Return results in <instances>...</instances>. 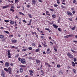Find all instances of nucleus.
<instances>
[{
	"mask_svg": "<svg viewBox=\"0 0 77 77\" xmlns=\"http://www.w3.org/2000/svg\"><path fill=\"white\" fill-rule=\"evenodd\" d=\"M20 62L22 63H26V60L24 59H22L20 60Z\"/></svg>",
	"mask_w": 77,
	"mask_h": 77,
	"instance_id": "1",
	"label": "nucleus"
},
{
	"mask_svg": "<svg viewBox=\"0 0 77 77\" xmlns=\"http://www.w3.org/2000/svg\"><path fill=\"white\" fill-rule=\"evenodd\" d=\"M1 75H2L3 77H6V75L5 74V72L3 70L2 71Z\"/></svg>",
	"mask_w": 77,
	"mask_h": 77,
	"instance_id": "2",
	"label": "nucleus"
},
{
	"mask_svg": "<svg viewBox=\"0 0 77 77\" xmlns=\"http://www.w3.org/2000/svg\"><path fill=\"white\" fill-rule=\"evenodd\" d=\"M67 56L69 57H70V58H73V56L71 55L69 53L67 54Z\"/></svg>",
	"mask_w": 77,
	"mask_h": 77,
	"instance_id": "3",
	"label": "nucleus"
},
{
	"mask_svg": "<svg viewBox=\"0 0 77 77\" xmlns=\"http://www.w3.org/2000/svg\"><path fill=\"white\" fill-rule=\"evenodd\" d=\"M67 14L69 16H72V13L69 11H67Z\"/></svg>",
	"mask_w": 77,
	"mask_h": 77,
	"instance_id": "4",
	"label": "nucleus"
},
{
	"mask_svg": "<svg viewBox=\"0 0 77 77\" xmlns=\"http://www.w3.org/2000/svg\"><path fill=\"white\" fill-rule=\"evenodd\" d=\"M8 70L9 74H11V71H12V69L11 68L9 67Z\"/></svg>",
	"mask_w": 77,
	"mask_h": 77,
	"instance_id": "5",
	"label": "nucleus"
},
{
	"mask_svg": "<svg viewBox=\"0 0 77 77\" xmlns=\"http://www.w3.org/2000/svg\"><path fill=\"white\" fill-rule=\"evenodd\" d=\"M5 66L7 67L9 66V63L6 62L5 63Z\"/></svg>",
	"mask_w": 77,
	"mask_h": 77,
	"instance_id": "6",
	"label": "nucleus"
},
{
	"mask_svg": "<svg viewBox=\"0 0 77 77\" xmlns=\"http://www.w3.org/2000/svg\"><path fill=\"white\" fill-rule=\"evenodd\" d=\"M53 26L55 28V29H57V27H58V26H57L56 25H55L54 24H53Z\"/></svg>",
	"mask_w": 77,
	"mask_h": 77,
	"instance_id": "7",
	"label": "nucleus"
},
{
	"mask_svg": "<svg viewBox=\"0 0 77 77\" xmlns=\"http://www.w3.org/2000/svg\"><path fill=\"white\" fill-rule=\"evenodd\" d=\"M10 23L11 24H14V22L11 20H10Z\"/></svg>",
	"mask_w": 77,
	"mask_h": 77,
	"instance_id": "8",
	"label": "nucleus"
},
{
	"mask_svg": "<svg viewBox=\"0 0 77 77\" xmlns=\"http://www.w3.org/2000/svg\"><path fill=\"white\" fill-rule=\"evenodd\" d=\"M9 6V5H6L5 6H4L3 7V9H5V8H8Z\"/></svg>",
	"mask_w": 77,
	"mask_h": 77,
	"instance_id": "9",
	"label": "nucleus"
},
{
	"mask_svg": "<svg viewBox=\"0 0 77 77\" xmlns=\"http://www.w3.org/2000/svg\"><path fill=\"white\" fill-rule=\"evenodd\" d=\"M4 38V36L3 35H0V38L1 39H3Z\"/></svg>",
	"mask_w": 77,
	"mask_h": 77,
	"instance_id": "10",
	"label": "nucleus"
},
{
	"mask_svg": "<svg viewBox=\"0 0 77 77\" xmlns=\"http://www.w3.org/2000/svg\"><path fill=\"white\" fill-rule=\"evenodd\" d=\"M17 42V40H12V43H15Z\"/></svg>",
	"mask_w": 77,
	"mask_h": 77,
	"instance_id": "11",
	"label": "nucleus"
},
{
	"mask_svg": "<svg viewBox=\"0 0 77 77\" xmlns=\"http://www.w3.org/2000/svg\"><path fill=\"white\" fill-rule=\"evenodd\" d=\"M72 65L73 66H75V63L74 62H72Z\"/></svg>",
	"mask_w": 77,
	"mask_h": 77,
	"instance_id": "12",
	"label": "nucleus"
},
{
	"mask_svg": "<svg viewBox=\"0 0 77 77\" xmlns=\"http://www.w3.org/2000/svg\"><path fill=\"white\" fill-rule=\"evenodd\" d=\"M52 17H53V18H55L56 17V16L55 14H53L52 15Z\"/></svg>",
	"mask_w": 77,
	"mask_h": 77,
	"instance_id": "13",
	"label": "nucleus"
},
{
	"mask_svg": "<svg viewBox=\"0 0 77 77\" xmlns=\"http://www.w3.org/2000/svg\"><path fill=\"white\" fill-rule=\"evenodd\" d=\"M20 72H22L23 71V68H20Z\"/></svg>",
	"mask_w": 77,
	"mask_h": 77,
	"instance_id": "14",
	"label": "nucleus"
},
{
	"mask_svg": "<svg viewBox=\"0 0 77 77\" xmlns=\"http://www.w3.org/2000/svg\"><path fill=\"white\" fill-rule=\"evenodd\" d=\"M73 72L74 73H75V74H76V70H75V69H73Z\"/></svg>",
	"mask_w": 77,
	"mask_h": 77,
	"instance_id": "15",
	"label": "nucleus"
},
{
	"mask_svg": "<svg viewBox=\"0 0 77 77\" xmlns=\"http://www.w3.org/2000/svg\"><path fill=\"white\" fill-rule=\"evenodd\" d=\"M29 72H30L31 73H33V71L31 70H29Z\"/></svg>",
	"mask_w": 77,
	"mask_h": 77,
	"instance_id": "16",
	"label": "nucleus"
},
{
	"mask_svg": "<svg viewBox=\"0 0 77 77\" xmlns=\"http://www.w3.org/2000/svg\"><path fill=\"white\" fill-rule=\"evenodd\" d=\"M45 30H46L48 31V32H51V30H50V29H48V28H45Z\"/></svg>",
	"mask_w": 77,
	"mask_h": 77,
	"instance_id": "17",
	"label": "nucleus"
},
{
	"mask_svg": "<svg viewBox=\"0 0 77 77\" xmlns=\"http://www.w3.org/2000/svg\"><path fill=\"white\" fill-rule=\"evenodd\" d=\"M32 2L33 4H35L36 3V1L35 0L32 1Z\"/></svg>",
	"mask_w": 77,
	"mask_h": 77,
	"instance_id": "18",
	"label": "nucleus"
},
{
	"mask_svg": "<svg viewBox=\"0 0 77 77\" xmlns=\"http://www.w3.org/2000/svg\"><path fill=\"white\" fill-rule=\"evenodd\" d=\"M36 62L37 63H39L40 62V61L39 60H36Z\"/></svg>",
	"mask_w": 77,
	"mask_h": 77,
	"instance_id": "19",
	"label": "nucleus"
},
{
	"mask_svg": "<svg viewBox=\"0 0 77 77\" xmlns=\"http://www.w3.org/2000/svg\"><path fill=\"white\" fill-rule=\"evenodd\" d=\"M47 53L48 54H49V53H50V52H48V51H50V49H47Z\"/></svg>",
	"mask_w": 77,
	"mask_h": 77,
	"instance_id": "20",
	"label": "nucleus"
},
{
	"mask_svg": "<svg viewBox=\"0 0 77 77\" xmlns=\"http://www.w3.org/2000/svg\"><path fill=\"white\" fill-rule=\"evenodd\" d=\"M4 32H5V33H7V34H9V32L8 31H4Z\"/></svg>",
	"mask_w": 77,
	"mask_h": 77,
	"instance_id": "21",
	"label": "nucleus"
},
{
	"mask_svg": "<svg viewBox=\"0 0 77 77\" xmlns=\"http://www.w3.org/2000/svg\"><path fill=\"white\" fill-rule=\"evenodd\" d=\"M4 69L5 71H8V69L6 68H4Z\"/></svg>",
	"mask_w": 77,
	"mask_h": 77,
	"instance_id": "22",
	"label": "nucleus"
},
{
	"mask_svg": "<svg viewBox=\"0 0 77 77\" xmlns=\"http://www.w3.org/2000/svg\"><path fill=\"white\" fill-rule=\"evenodd\" d=\"M71 51H72V52H73V53H76V52L73 50L72 49H71Z\"/></svg>",
	"mask_w": 77,
	"mask_h": 77,
	"instance_id": "23",
	"label": "nucleus"
},
{
	"mask_svg": "<svg viewBox=\"0 0 77 77\" xmlns=\"http://www.w3.org/2000/svg\"><path fill=\"white\" fill-rule=\"evenodd\" d=\"M71 51H72V52H73V53H76V52L73 50L72 49H71Z\"/></svg>",
	"mask_w": 77,
	"mask_h": 77,
	"instance_id": "24",
	"label": "nucleus"
},
{
	"mask_svg": "<svg viewBox=\"0 0 77 77\" xmlns=\"http://www.w3.org/2000/svg\"><path fill=\"white\" fill-rule=\"evenodd\" d=\"M32 45L34 47H35V46H36V45H35V44L34 43H32Z\"/></svg>",
	"mask_w": 77,
	"mask_h": 77,
	"instance_id": "25",
	"label": "nucleus"
},
{
	"mask_svg": "<svg viewBox=\"0 0 77 77\" xmlns=\"http://www.w3.org/2000/svg\"><path fill=\"white\" fill-rule=\"evenodd\" d=\"M39 51V48H38V49H37L35 50L36 52H38Z\"/></svg>",
	"mask_w": 77,
	"mask_h": 77,
	"instance_id": "26",
	"label": "nucleus"
},
{
	"mask_svg": "<svg viewBox=\"0 0 77 77\" xmlns=\"http://www.w3.org/2000/svg\"><path fill=\"white\" fill-rule=\"evenodd\" d=\"M10 11H12V12H14L15 11L14 10L12 9V8H11L10 9Z\"/></svg>",
	"mask_w": 77,
	"mask_h": 77,
	"instance_id": "27",
	"label": "nucleus"
},
{
	"mask_svg": "<svg viewBox=\"0 0 77 77\" xmlns=\"http://www.w3.org/2000/svg\"><path fill=\"white\" fill-rule=\"evenodd\" d=\"M74 62H75V61H77V59L74 58Z\"/></svg>",
	"mask_w": 77,
	"mask_h": 77,
	"instance_id": "28",
	"label": "nucleus"
},
{
	"mask_svg": "<svg viewBox=\"0 0 77 77\" xmlns=\"http://www.w3.org/2000/svg\"><path fill=\"white\" fill-rule=\"evenodd\" d=\"M28 15L30 18H32V15L31 14H28Z\"/></svg>",
	"mask_w": 77,
	"mask_h": 77,
	"instance_id": "29",
	"label": "nucleus"
},
{
	"mask_svg": "<svg viewBox=\"0 0 77 77\" xmlns=\"http://www.w3.org/2000/svg\"><path fill=\"white\" fill-rule=\"evenodd\" d=\"M15 3H18V2H19L18 0H15Z\"/></svg>",
	"mask_w": 77,
	"mask_h": 77,
	"instance_id": "30",
	"label": "nucleus"
},
{
	"mask_svg": "<svg viewBox=\"0 0 77 77\" xmlns=\"http://www.w3.org/2000/svg\"><path fill=\"white\" fill-rule=\"evenodd\" d=\"M19 13L20 15H24V14L23 13H22L21 12H19Z\"/></svg>",
	"mask_w": 77,
	"mask_h": 77,
	"instance_id": "31",
	"label": "nucleus"
},
{
	"mask_svg": "<svg viewBox=\"0 0 77 77\" xmlns=\"http://www.w3.org/2000/svg\"><path fill=\"white\" fill-rule=\"evenodd\" d=\"M57 66L58 68H60V65L58 64L57 65Z\"/></svg>",
	"mask_w": 77,
	"mask_h": 77,
	"instance_id": "32",
	"label": "nucleus"
},
{
	"mask_svg": "<svg viewBox=\"0 0 77 77\" xmlns=\"http://www.w3.org/2000/svg\"><path fill=\"white\" fill-rule=\"evenodd\" d=\"M5 23H8V22H9V21L8 20H5Z\"/></svg>",
	"mask_w": 77,
	"mask_h": 77,
	"instance_id": "33",
	"label": "nucleus"
},
{
	"mask_svg": "<svg viewBox=\"0 0 77 77\" xmlns=\"http://www.w3.org/2000/svg\"><path fill=\"white\" fill-rule=\"evenodd\" d=\"M54 50L55 51H57V49H56V48H55V47H54Z\"/></svg>",
	"mask_w": 77,
	"mask_h": 77,
	"instance_id": "34",
	"label": "nucleus"
},
{
	"mask_svg": "<svg viewBox=\"0 0 77 77\" xmlns=\"http://www.w3.org/2000/svg\"><path fill=\"white\" fill-rule=\"evenodd\" d=\"M28 49H29V50H32V47H29L28 48Z\"/></svg>",
	"mask_w": 77,
	"mask_h": 77,
	"instance_id": "35",
	"label": "nucleus"
},
{
	"mask_svg": "<svg viewBox=\"0 0 77 77\" xmlns=\"http://www.w3.org/2000/svg\"><path fill=\"white\" fill-rule=\"evenodd\" d=\"M58 30H59V31L60 32V31H61V30H60V28H58L57 29Z\"/></svg>",
	"mask_w": 77,
	"mask_h": 77,
	"instance_id": "36",
	"label": "nucleus"
},
{
	"mask_svg": "<svg viewBox=\"0 0 77 77\" xmlns=\"http://www.w3.org/2000/svg\"><path fill=\"white\" fill-rule=\"evenodd\" d=\"M41 38L42 39H44L45 38V37L44 36H41Z\"/></svg>",
	"mask_w": 77,
	"mask_h": 77,
	"instance_id": "37",
	"label": "nucleus"
},
{
	"mask_svg": "<svg viewBox=\"0 0 77 77\" xmlns=\"http://www.w3.org/2000/svg\"><path fill=\"white\" fill-rule=\"evenodd\" d=\"M20 66H21V67H26V66H23V65H21Z\"/></svg>",
	"mask_w": 77,
	"mask_h": 77,
	"instance_id": "38",
	"label": "nucleus"
},
{
	"mask_svg": "<svg viewBox=\"0 0 77 77\" xmlns=\"http://www.w3.org/2000/svg\"><path fill=\"white\" fill-rule=\"evenodd\" d=\"M29 59L30 60H32V57H29Z\"/></svg>",
	"mask_w": 77,
	"mask_h": 77,
	"instance_id": "39",
	"label": "nucleus"
},
{
	"mask_svg": "<svg viewBox=\"0 0 77 77\" xmlns=\"http://www.w3.org/2000/svg\"><path fill=\"white\" fill-rule=\"evenodd\" d=\"M75 27H73L72 28V30H75Z\"/></svg>",
	"mask_w": 77,
	"mask_h": 77,
	"instance_id": "40",
	"label": "nucleus"
},
{
	"mask_svg": "<svg viewBox=\"0 0 77 77\" xmlns=\"http://www.w3.org/2000/svg\"><path fill=\"white\" fill-rule=\"evenodd\" d=\"M54 6H55V7H57V6H58V5H54Z\"/></svg>",
	"mask_w": 77,
	"mask_h": 77,
	"instance_id": "41",
	"label": "nucleus"
},
{
	"mask_svg": "<svg viewBox=\"0 0 77 77\" xmlns=\"http://www.w3.org/2000/svg\"><path fill=\"white\" fill-rule=\"evenodd\" d=\"M61 7H62V8H65V7H64L63 6L61 5Z\"/></svg>",
	"mask_w": 77,
	"mask_h": 77,
	"instance_id": "42",
	"label": "nucleus"
},
{
	"mask_svg": "<svg viewBox=\"0 0 77 77\" xmlns=\"http://www.w3.org/2000/svg\"><path fill=\"white\" fill-rule=\"evenodd\" d=\"M8 56H10L11 55V53L10 52H8Z\"/></svg>",
	"mask_w": 77,
	"mask_h": 77,
	"instance_id": "43",
	"label": "nucleus"
},
{
	"mask_svg": "<svg viewBox=\"0 0 77 77\" xmlns=\"http://www.w3.org/2000/svg\"><path fill=\"white\" fill-rule=\"evenodd\" d=\"M23 22H24L25 23H27V22H26V20H23Z\"/></svg>",
	"mask_w": 77,
	"mask_h": 77,
	"instance_id": "44",
	"label": "nucleus"
},
{
	"mask_svg": "<svg viewBox=\"0 0 77 77\" xmlns=\"http://www.w3.org/2000/svg\"><path fill=\"white\" fill-rule=\"evenodd\" d=\"M59 72L60 73H61V74H62V75L63 74V72H62L60 71Z\"/></svg>",
	"mask_w": 77,
	"mask_h": 77,
	"instance_id": "45",
	"label": "nucleus"
},
{
	"mask_svg": "<svg viewBox=\"0 0 77 77\" xmlns=\"http://www.w3.org/2000/svg\"><path fill=\"white\" fill-rule=\"evenodd\" d=\"M69 20H70L71 21H72V19L69 18Z\"/></svg>",
	"mask_w": 77,
	"mask_h": 77,
	"instance_id": "46",
	"label": "nucleus"
},
{
	"mask_svg": "<svg viewBox=\"0 0 77 77\" xmlns=\"http://www.w3.org/2000/svg\"><path fill=\"white\" fill-rule=\"evenodd\" d=\"M11 8H12V9H14L15 8L14 7L12 6H11Z\"/></svg>",
	"mask_w": 77,
	"mask_h": 77,
	"instance_id": "47",
	"label": "nucleus"
},
{
	"mask_svg": "<svg viewBox=\"0 0 77 77\" xmlns=\"http://www.w3.org/2000/svg\"><path fill=\"white\" fill-rule=\"evenodd\" d=\"M11 48H15V46H11Z\"/></svg>",
	"mask_w": 77,
	"mask_h": 77,
	"instance_id": "48",
	"label": "nucleus"
},
{
	"mask_svg": "<svg viewBox=\"0 0 77 77\" xmlns=\"http://www.w3.org/2000/svg\"><path fill=\"white\" fill-rule=\"evenodd\" d=\"M45 64L47 65H48H48H49V64L48 63H46Z\"/></svg>",
	"mask_w": 77,
	"mask_h": 77,
	"instance_id": "49",
	"label": "nucleus"
},
{
	"mask_svg": "<svg viewBox=\"0 0 77 77\" xmlns=\"http://www.w3.org/2000/svg\"><path fill=\"white\" fill-rule=\"evenodd\" d=\"M73 35H70V37H72V36H73Z\"/></svg>",
	"mask_w": 77,
	"mask_h": 77,
	"instance_id": "50",
	"label": "nucleus"
},
{
	"mask_svg": "<svg viewBox=\"0 0 77 77\" xmlns=\"http://www.w3.org/2000/svg\"><path fill=\"white\" fill-rule=\"evenodd\" d=\"M18 56H19V55L17 54L16 56H15V57H18Z\"/></svg>",
	"mask_w": 77,
	"mask_h": 77,
	"instance_id": "51",
	"label": "nucleus"
},
{
	"mask_svg": "<svg viewBox=\"0 0 77 77\" xmlns=\"http://www.w3.org/2000/svg\"><path fill=\"white\" fill-rule=\"evenodd\" d=\"M18 60L19 61H20V60H21V58H20V57H19L18 58Z\"/></svg>",
	"mask_w": 77,
	"mask_h": 77,
	"instance_id": "52",
	"label": "nucleus"
},
{
	"mask_svg": "<svg viewBox=\"0 0 77 77\" xmlns=\"http://www.w3.org/2000/svg\"><path fill=\"white\" fill-rule=\"evenodd\" d=\"M75 2H76V1H75V0L73 1V3H75Z\"/></svg>",
	"mask_w": 77,
	"mask_h": 77,
	"instance_id": "53",
	"label": "nucleus"
},
{
	"mask_svg": "<svg viewBox=\"0 0 77 77\" xmlns=\"http://www.w3.org/2000/svg\"><path fill=\"white\" fill-rule=\"evenodd\" d=\"M29 75H33V74H32V73H30L29 74Z\"/></svg>",
	"mask_w": 77,
	"mask_h": 77,
	"instance_id": "54",
	"label": "nucleus"
},
{
	"mask_svg": "<svg viewBox=\"0 0 77 77\" xmlns=\"http://www.w3.org/2000/svg\"><path fill=\"white\" fill-rule=\"evenodd\" d=\"M44 47H47V45L44 44H43Z\"/></svg>",
	"mask_w": 77,
	"mask_h": 77,
	"instance_id": "55",
	"label": "nucleus"
},
{
	"mask_svg": "<svg viewBox=\"0 0 77 77\" xmlns=\"http://www.w3.org/2000/svg\"><path fill=\"white\" fill-rule=\"evenodd\" d=\"M43 54H46V53H45V51L43 52Z\"/></svg>",
	"mask_w": 77,
	"mask_h": 77,
	"instance_id": "56",
	"label": "nucleus"
},
{
	"mask_svg": "<svg viewBox=\"0 0 77 77\" xmlns=\"http://www.w3.org/2000/svg\"><path fill=\"white\" fill-rule=\"evenodd\" d=\"M26 50H27V49H23V51H26Z\"/></svg>",
	"mask_w": 77,
	"mask_h": 77,
	"instance_id": "57",
	"label": "nucleus"
},
{
	"mask_svg": "<svg viewBox=\"0 0 77 77\" xmlns=\"http://www.w3.org/2000/svg\"><path fill=\"white\" fill-rule=\"evenodd\" d=\"M72 14H75V11H73Z\"/></svg>",
	"mask_w": 77,
	"mask_h": 77,
	"instance_id": "58",
	"label": "nucleus"
},
{
	"mask_svg": "<svg viewBox=\"0 0 77 77\" xmlns=\"http://www.w3.org/2000/svg\"><path fill=\"white\" fill-rule=\"evenodd\" d=\"M38 47L39 48V47H42V46H41V45H39V46H38Z\"/></svg>",
	"mask_w": 77,
	"mask_h": 77,
	"instance_id": "59",
	"label": "nucleus"
},
{
	"mask_svg": "<svg viewBox=\"0 0 77 77\" xmlns=\"http://www.w3.org/2000/svg\"><path fill=\"white\" fill-rule=\"evenodd\" d=\"M27 8H30V6L29 5H28L27 6Z\"/></svg>",
	"mask_w": 77,
	"mask_h": 77,
	"instance_id": "60",
	"label": "nucleus"
},
{
	"mask_svg": "<svg viewBox=\"0 0 77 77\" xmlns=\"http://www.w3.org/2000/svg\"><path fill=\"white\" fill-rule=\"evenodd\" d=\"M18 35L19 36V37H20L21 36V35H20V34H18Z\"/></svg>",
	"mask_w": 77,
	"mask_h": 77,
	"instance_id": "61",
	"label": "nucleus"
},
{
	"mask_svg": "<svg viewBox=\"0 0 77 77\" xmlns=\"http://www.w3.org/2000/svg\"><path fill=\"white\" fill-rule=\"evenodd\" d=\"M73 42H75V43L76 42L77 43V41H75L74 40V41H73Z\"/></svg>",
	"mask_w": 77,
	"mask_h": 77,
	"instance_id": "62",
	"label": "nucleus"
},
{
	"mask_svg": "<svg viewBox=\"0 0 77 77\" xmlns=\"http://www.w3.org/2000/svg\"><path fill=\"white\" fill-rule=\"evenodd\" d=\"M58 22L59 23V22H60V18L58 20Z\"/></svg>",
	"mask_w": 77,
	"mask_h": 77,
	"instance_id": "63",
	"label": "nucleus"
},
{
	"mask_svg": "<svg viewBox=\"0 0 77 77\" xmlns=\"http://www.w3.org/2000/svg\"><path fill=\"white\" fill-rule=\"evenodd\" d=\"M64 38H68V36H64Z\"/></svg>",
	"mask_w": 77,
	"mask_h": 77,
	"instance_id": "64",
	"label": "nucleus"
}]
</instances>
